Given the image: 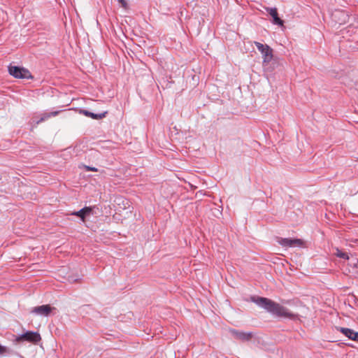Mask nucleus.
I'll return each instance as SVG.
<instances>
[{
  "label": "nucleus",
  "instance_id": "7ed1b4c3",
  "mask_svg": "<svg viewBox=\"0 0 358 358\" xmlns=\"http://www.w3.org/2000/svg\"><path fill=\"white\" fill-rule=\"evenodd\" d=\"M8 72L11 76L16 78H31L30 72L23 67L10 66H8Z\"/></svg>",
  "mask_w": 358,
  "mask_h": 358
},
{
  "label": "nucleus",
  "instance_id": "6e6552de",
  "mask_svg": "<svg viewBox=\"0 0 358 358\" xmlns=\"http://www.w3.org/2000/svg\"><path fill=\"white\" fill-rule=\"evenodd\" d=\"M338 330L348 338L352 341H358V332H355L351 329L345 327H340Z\"/></svg>",
  "mask_w": 358,
  "mask_h": 358
},
{
  "label": "nucleus",
  "instance_id": "39448f33",
  "mask_svg": "<svg viewBox=\"0 0 358 358\" xmlns=\"http://www.w3.org/2000/svg\"><path fill=\"white\" fill-rule=\"evenodd\" d=\"M278 243L282 247H303V241L299 238H278Z\"/></svg>",
  "mask_w": 358,
  "mask_h": 358
},
{
  "label": "nucleus",
  "instance_id": "1a4fd4ad",
  "mask_svg": "<svg viewBox=\"0 0 358 358\" xmlns=\"http://www.w3.org/2000/svg\"><path fill=\"white\" fill-rule=\"evenodd\" d=\"M267 10L273 17V23L283 27V20L278 17L277 9L275 8H271Z\"/></svg>",
  "mask_w": 358,
  "mask_h": 358
},
{
  "label": "nucleus",
  "instance_id": "ddd939ff",
  "mask_svg": "<svg viewBox=\"0 0 358 358\" xmlns=\"http://www.w3.org/2000/svg\"><path fill=\"white\" fill-rule=\"evenodd\" d=\"M59 113L58 111H55V112H52L50 113H47V114H45L43 115V116L41 118L40 120H38L37 122V123L38 124L39 122H43L44 120H45L46 119L50 117L51 116H56L57 114Z\"/></svg>",
  "mask_w": 358,
  "mask_h": 358
},
{
  "label": "nucleus",
  "instance_id": "f3484780",
  "mask_svg": "<svg viewBox=\"0 0 358 358\" xmlns=\"http://www.w3.org/2000/svg\"><path fill=\"white\" fill-rule=\"evenodd\" d=\"M336 14L342 15L343 16L345 17V13L340 12V11L336 12L334 15H336Z\"/></svg>",
  "mask_w": 358,
  "mask_h": 358
},
{
  "label": "nucleus",
  "instance_id": "20e7f679",
  "mask_svg": "<svg viewBox=\"0 0 358 358\" xmlns=\"http://www.w3.org/2000/svg\"><path fill=\"white\" fill-rule=\"evenodd\" d=\"M16 340L18 342L28 341L29 343L36 344L41 340V337L40 334L38 332L27 331L18 336Z\"/></svg>",
  "mask_w": 358,
  "mask_h": 358
},
{
  "label": "nucleus",
  "instance_id": "9b49d317",
  "mask_svg": "<svg viewBox=\"0 0 358 358\" xmlns=\"http://www.w3.org/2000/svg\"><path fill=\"white\" fill-rule=\"evenodd\" d=\"M81 113L83 114H84L85 116L90 117H91L92 119H95V120H101V119L105 117L107 114V111H105L102 113L96 114V113H91V112H90L88 110H82Z\"/></svg>",
  "mask_w": 358,
  "mask_h": 358
},
{
  "label": "nucleus",
  "instance_id": "f8f14e48",
  "mask_svg": "<svg viewBox=\"0 0 358 358\" xmlns=\"http://www.w3.org/2000/svg\"><path fill=\"white\" fill-rule=\"evenodd\" d=\"M335 255L340 258L344 259H348L349 256L346 252H342L339 249L336 248V252Z\"/></svg>",
  "mask_w": 358,
  "mask_h": 358
},
{
  "label": "nucleus",
  "instance_id": "423d86ee",
  "mask_svg": "<svg viewBox=\"0 0 358 358\" xmlns=\"http://www.w3.org/2000/svg\"><path fill=\"white\" fill-rule=\"evenodd\" d=\"M53 309L55 308L51 307L50 305H43L34 307L31 312L38 315L48 316Z\"/></svg>",
  "mask_w": 358,
  "mask_h": 358
},
{
  "label": "nucleus",
  "instance_id": "0eeeda50",
  "mask_svg": "<svg viewBox=\"0 0 358 358\" xmlns=\"http://www.w3.org/2000/svg\"><path fill=\"white\" fill-rule=\"evenodd\" d=\"M231 333L236 338L241 341H249L252 337V333L239 331L236 329L231 330Z\"/></svg>",
  "mask_w": 358,
  "mask_h": 358
},
{
  "label": "nucleus",
  "instance_id": "dca6fc26",
  "mask_svg": "<svg viewBox=\"0 0 358 358\" xmlns=\"http://www.w3.org/2000/svg\"><path fill=\"white\" fill-rule=\"evenodd\" d=\"M87 171H97V169L95 167L85 166Z\"/></svg>",
  "mask_w": 358,
  "mask_h": 358
},
{
  "label": "nucleus",
  "instance_id": "9d476101",
  "mask_svg": "<svg viewBox=\"0 0 358 358\" xmlns=\"http://www.w3.org/2000/svg\"><path fill=\"white\" fill-rule=\"evenodd\" d=\"M92 211V208L91 207H85L78 211L73 213L72 215L78 216L80 217L83 221H85V216L90 215Z\"/></svg>",
  "mask_w": 358,
  "mask_h": 358
},
{
  "label": "nucleus",
  "instance_id": "2eb2a0df",
  "mask_svg": "<svg viewBox=\"0 0 358 358\" xmlns=\"http://www.w3.org/2000/svg\"><path fill=\"white\" fill-rule=\"evenodd\" d=\"M7 352V348L4 346L0 345V355Z\"/></svg>",
  "mask_w": 358,
  "mask_h": 358
},
{
  "label": "nucleus",
  "instance_id": "f03ea898",
  "mask_svg": "<svg viewBox=\"0 0 358 358\" xmlns=\"http://www.w3.org/2000/svg\"><path fill=\"white\" fill-rule=\"evenodd\" d=\"M254 43L258 50L262 54L263 65H267L273 57L272 48L269 45L259 42L255 41Z\"/></svg>",
  "mask_w": 358,
  "mask_h": 358
},
{
  "label": "nucleus",
  "instance_id": "4468645a",
  "mask_svg": "<svg viewBox=\"0 0 358 358\" xmlns=\"http://www.w3.org/2000/svg\"><path fill=\"white\" fill-rule=\"evenodd\" d=\"M118 2L122 5V6L124 8L127 6V3L125 0H117Z\"/></svg>",
  "mask_w": 358,
  "mask_h": 358
},
{
  "label": "nucleus",
  "instance_id": "f257e3e1",
  "mask_svg": "<svg viewBox=\"0 0 358 358\" xmlns=\"http://www.w3.org/2000/svg\"><path fill=\"white\" fill-rule=\"evenodd\" d=\"M255 302L264 308L267 311L279 317L294 318L295 315L287 308L268 299L259 297Z\"/></svg>",
  "mask_w": 358,
  "mask_h": 358
}]
</instances>
